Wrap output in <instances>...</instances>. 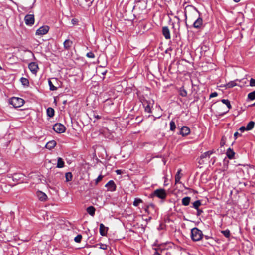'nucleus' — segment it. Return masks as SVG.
I'll return each mask as SVG.
<instances>
[{
  "instance_id": "nucleus-62",
  "label": "nucleus",
  "mask_w": 255,
  "mask_h": 255,
  "mask_svg": "<svg viewBox=\"0 0 255 255\" xmlns=\"http://www.w3.org/2000/svg\"><path fill=\"white\" fill-rule=\"evenodd\" d=\"M63 103L64 104H66V103H67V101L66 100L64 101Z\"/></svg>"
},
{
  "instance_id": "nucleus-17",
  "label": "nucleus",
  "mask_w": 255,
  "mask_h": 255,
  "mask_svg": "<svg viewBox=\"0 0 255 255\" xmlns=\"http://www.w3.org/2000/svg\"><path fill=\"white\" fill-rule=\"evenodd\" d=\"M235 154V153L234 151L231 148H229L227 150L226 155L229 159H233Z\"/></svg>"
},
{
  "instance_id": "nucleus-33",
  "label": "nucleus",
  "mask_w": 255,
  "mask_h": 255,
  "mask_svg": "<svg viewBox=\"0 0 255 255\" xmlns=\"http://www.w3.org/2000/svg\"><path fill=\"white\" fill-rule=\"evenodd\" d=\"M48 84L49 86L50 90L51 91H55L57 89V88L55 87L50 79L48 80Z\"/></svg>"
},
{
  "instance_id": "nucleus-48",
  "label": "nucleus",
  "mask_w": 255,
  "mask_h": 255,
  "mask_svg": "<svg viewBox=\"0 0 255 255\" xmlns=\"http://www.w3.org/2000/svg\"><path fill=\"white\" fill-rule=\"evenodd\" d=\"M241 134L239 133L238 132H236L234 134V137L236 140L238 136H241Z\"/></svg>"
},
{
  "instance_id": "nucleus-23",
  "label": "nucleus",
  "mask_w": 255,
  "mask_h": 255,
  "mask_svg": "<svg viewBox=\"0 0 255 255\" xmlns=\"http://www.w3.org/2000/svg\"><path fill=\"white\" fill-rule=\"evenodd\" d=\"M214 152L213 150H209L205 152L201 155L200 158L203 159L207 157H209L210 155H212Z\"/></svg>"
},
{
  "instance_id": "nucleus-6",
  "label": "nucleus",
  "mask_w": 255,
  "mask_h": 255,
  "mask_svg": "<svg viewBox=\"0 0 255 255\" xmlns=\"http://www.w3.org/2000/svg\"><path fill=\"white\" fill-rule=\"evenodd\" d=\"M195 10L199 14V15H200V12L198 10V9L194 7ZM203 25V19L202 18L199 16L197 19L194 22L192 25V27L196 29H200Z\"/></svg>"
},
{
  "instance_id": "nucleus-9",
  "label": "nucleus",
  "mask_w": 255,
  "mask_h": 255,
  "mask_svg": "<svg viewBox=\"0 0 255 255\" xmlns=\"http://www.w3.org/2000/svg\"><path fill=\"white\" fill-rule=\"evenodd\" d=\"M49 30V27L47 25H44L40 27L36 31V35H43L46 34Z\"/></svg>"
},
{
  "instance_id": "nucleus-44",
  "label": "nucleus",
  "mask_w": 255,
  "mask_h": 255,
  "mask_svg": "<svg viewBox=\"0 0 255 255\" xmlns=\"http://www.w3.org/2000/svg\"><path fill=\"white\" fill-rule=\"evenodd\" d=\"M225 137L224 136H223L220 142L221 146H223L225 144Z\"/></svg>"
},
{
  "instance_id": "nucleus-11",
  "label": "nucleus",
  "mask_w": 255,
  "mask_h": 255,
  "mask_svg": "<svg viewBox=\"0 0 255 255\" xmlns=\"http://www.w3.org/2000/svg\"><path fill=\"white\" fill-rule=\"evenodd\" d=\"M28 68L33 74H36L38 69V66L35 62H31L28 65Z\"/></svg>"
},
{
  "instance_id": "nucleus-10",
  "label": "nucleus",
  "mask_w": 255,
  "mask_h": 255,
  "mask_svg": "<svg viewBox=\"0 0 255 255\" xmlns=\"http://www.w3.org/2000/svg\"><path fill=\"white\" fill-rule=\"evenodd\" d=\"M105 187L107 188L108 191L114 192L116 190V185L113 180H110L106 185Z\"/></svg>"
},
{
  "instance_id": "nucleus-5",
  "label": "nucleus",
  "mask_w": 255,
  "mask_h": 255,
  "mask_svg": "<svg viewBox=\"0 0 255 255\" xmlns=\"http://www.w3.org/2000/svg\"><path fill=\"white\" fill-rule=\"evenodd\" d=\"M146 8V3L144 0L137 1L133 7L135 10H137L139 12H142L143 10H145Z\"/></svg>"
},
{
  "instance_id": "nucleus-31",
  "label": "nucleus",
  "mask_w": 255,
  "mask_h": 255,
  "mask_svg": "<svg viewBox=\"0 0 255 255\" xmlns=\"http://www.w3.org/2000/svg\"><path fill=\"white\" fill-rule=\"evenodd\" d=\"M201 203L200 200H196L193 203V206L192 207L195 208V209H198L199 207L201 206Z\"/></svg>"
},
{
  "instance_id": "nucleus-42",
  "label": "nucleus",
  "mask_w": 255,
  "mask_h": 255,
  "mask_svg": "<svg viewBox=\"0 0 255 255\" xmlns=\"http://www.w3.org/2000/svg\"><path fill=\"white\" fill-rule=\"evenodd\" d=\"M250 86L251 87L255 86V79L251 78L250 80Z\"/></svg>"
},
{
  "instance_id": "nucleus-45",
  "label": "nucleus",
  "mask_w": 255,
  "mask_h": 255,
  "mask_svg": "<svg viewBox=\"0 0 255 255\" xmlns=\"http://www.w3.org/2000/svg\"><path fill=\"white\" fill-rule=\"evenodd\" d=\"M148 206L152 212L155 210V206L153 204H150Z\"/></svg>"
},
{
  "instance_id": "nucleus-21",
  "label": "nucleus",
  "mask_w": 255,
  "mask_h": 255,
  "mask_svg": "<svg viewBox=\"0 0 255 255\" xmlns=\"http://www.w3.org/2000/svg\"><path fill=\"white\" fill-rule=\"evenodd\" d=\"M87 212L88 213L92 216H93L95 215V208L92 206H89L87 208Z\"/></svg>"
},
{
  "instance_id": "nucleus-25",
  "label": "nucleus",
  "mask_w": 255,
  "mask_h": 255,
  "mask_svg": "<svg viewBox=\"0 0 255 255\" xmlns=\"http://www.w3.org/2000/svg\"><path fill=\"white\" fill-rule=\"evenodd\" d=\"M56 142L54 140H52V141L48 142L47 143L46 147L47 148L51 149L52 148H54L56 146Z\"/></svg>"
},
{
  "instance_id": "nucleus-49",
  "label": "nucleus",
  "mask_w": 255,
  "mask_h": 255,
  "mask_svg": "<svg viewBox=\"0 0 255 255\" xmlns=\"http://www.w3.org/2000/svg\"><path fill=\"white\" fill-rule=\"evenodd\" d=\"M239 130H240L241 132H244L245 130H246V128L245 126H242L240 128Z\"/></svg>"
},
{
  "instance_id": "nucleus-37",
  "label": "nucleus",
  "mask_w": 255,
  "mask_h": 255,
  "mask_svg": "<svg viewBox=\"0 0 255 255\" xmlns=\"http://www.w3.org/2000/svg\"><path fill=\"white\" fill-rule=\"evenodd\" d=\"M98 245L100 246L99 248L101 249H103V250H107V249L108 246L106 244L100 243V244H96L95 245V247H97Z\"/></svg>"
},
{
  "instance_id": "nucleus-52",
  "label": "nucleus",
  "mask_w": 255,
  "mask_h": 255,
  "mask_svg": "<svg viewBox=\"0 0 255 255\" xmlns=\"http://www.w3.org/2000/svg\"><path fill=\"white\" fill-rule=\"evenodd\" d=\"M203 238H205V239H206V240H208L209 239L212 238V237H211L210 236H208V235H204Z\"/></svg>"
},
{
  "instance_id": "nucleus-55",
  "label": "nucleus",
  "mask_w": 255,
  "mask_h": 255,
  "mask_svg": "<svg viewBox=\"0 0 255 255\" xmlns=\"http://www.w3.org/2000/svg\"><path fill=\"white\" fill-rule=\"evenodd\" d=\"M175 18L177 19L178 23L180 22V18L178 16H175Z\"/></svg>"
},
{
  "instance_id": "nucleus-15",
  "label": "nucleus",
  "mask_w": 255,
  "mask_h": 255,
  "mask_svg": "<svg viewBox=\"0 0 255 255\" xmlns=\"http://www.w3.org/2000/svg\"><path fill=\"white\" fill-rule=\"evenodd\" d=\"M100 234L101 236H104L107 235L108 228L104 226L102 223L100 224Z\"/></svg>"
},
{
  "instance_id": "nucleus-47",
  "label": "nucleus",
  "mask_w": 255,
  "mask_h": 255,
  "mask_svg": "<svg viewBox=\"0 0 255 255\" xmlns=\"http://www.w3.org/2000/svg\"><path fill=\"white\" fill-rule=\"evenodd\" d=\"M218 95V93L216 92H214L213 93H212L210 95V98H213V97H215L216 96H217Z\"/></svg>"
},
{
  "instance_id": "nucleus-46",
  "label": "nucleus",
  "mask_w": 255,
  "mask_h": 255,
  "mask_svg": "<svg viewBox=\"0 0 255 255\" xmlns=\"http://www.w3.org/2000/svg\"><path fill=\"white\" fill-rule=\"evenodd\" d=\"M196 210H197L196 215L197 216H199L203 212V210L199 208H198V209H196Z\"/></svg>"
},
{
  "instance_id": "nucleus-22",
  "label": "nucleus",
  "mask_w": 255,
  "mask_h": 255,
  "mask_svg": "<svg viewBox=\"0 0 255 255\" xmlns=\"http://www.w3.org/2000/svg\"><path fill=\"white\" fill-rule=\"evenodd\" d=\"M47 115L49 117H53L54 115V110L51 107H49L46 110Z\"/></svg>"
},
{
  "instance_id": "nucleus-2",
  "label": "nucleus",
  "mask_w": 255,
  "mask_h": 255,
  "mask_svg": "<svg viewBox=\"0 0 255 255\" xmlns=\"http://www.w3.org/2000/svg\"><path fill=\"white\" fill-rule=\"evenodd\" d=\"M167 193L166 190L163 188L156 189L151 194V196L152 197H157V198L160 199L162 202H163L165 200V199L167 197Z\"/></svg>"
},
{
  "instance_id": "nucleus-7",
  "label": "nucleus",
  "mask_w": 255,
  "mask_h": 255,
  "mask_svg": "<svg viewBox=\"0 0 255 255\" xmlns=\"http://www.w3.org/2000/svg\"><path fill=\"white\" fill-rule=\"evenodd\" d=\"M53 129L57 133H64L66 130L65 127L61 123H56L53 126Z\"/></svg>"
},
{
  "instance_id": "nucleus-35",
  "label": "nucleus",
  "mask_w": 255,
  "mask_h": 255,
  "mask_svg": "<svg viewBox=\"0 0 255 255\" xmlns=\"http://www.w3.org/2000/svg\"><path fill=\"white\" fill-rule=\"evenodd\" d=\"M225 237L229 238L230 236V232L229 230L227 229L226 230H223L221 232Z\"/></svg>"
},
{
  "instance_id": "nucleus-14",
  "label": "nucleus",
  "mask_w": 255,
  "mask_h": 255,
  "mask_svg": "<svg viewBox=\"0 0 255 255\" xmlns=\"http://www.w3.org/2000/svg\"><path fill=\"white\" fill-rule=\"evenodd\" d=\"M162 34L166 39H170V33L168 27L165 26L162 28Z\"/></svg>"
},
{
  "instance_id": "nucleus-24",
  "label": "nucleus",
  "mask_w": 255,
  "mask_h": 255,
  "mask_svg": "<svg viewBox=\"0 0 255 255\" xmlns=\"http://www.w3.org/2000/svg\"><path fill=\"white\" fill-rule=\"evenodd\" d=\"M255 125V122L253 121H250L247 124V125L246 126V130L249 131L252 129L254 127Z\"/></svg>"
},
{
  "instance_id": "nucleus-36",
  "label": "nucleus",
  "mask_w": 255,
  "mask_h": 255,
  "mask_svg": "<svg viewBox=\"0 0 255 255\" xmlns=\"http://www.w3.org/2000/svg\"><path fill=\"white\" fill-rule=\"evenodd\" d=\"M82 238V235L80 234H79L75 237L74 241L76 243H80L81 241Z\"/></svg>"
},
{
  "instance_id": "nucleus-4",
  "label": "nucleus",
  "mask_w": 255,
  "mask_h": 255,
  "mask_svg": "<svg viewBox=\"0 0 255 255\" xmlns=\"http://www.w3.org/2000/svg\"><path fill=\"white\" fill-rule=\"evenodd\" d=\"M24 100L18 97H12L9 101V103L14 108H19L21 107L24 104Z\"/></svg>"
},
{
  "instance_id": "nucleus-28",
  "label": "nucleus",
  "mask_w": 255,
  "mask_h": 255,
  "mask_svg": "<svg viewBox=\"0 0 255 255\" xmlns=\"http://www.w3.org/2000/svg\"><path fill=\"white\" fill-rule=\"evenodd\" d=\"M66 181L69 182L72 180L73 175L71 172H67L65 174Z\"/></svg>"
},
{
  "instance_id": "nucleus-18",
  "label": "nucleus",
  "mask_w": 255,
  "mask_h": 255,
  "mask_svg": "<svg viewBox=\"0 0 255 255\" xmlns=\"http://www.w3.org/2000/svg\"><path fill=\"white\" fill-rule=\"evenodd\" d=\"M190 201H191V197H188V196L184 197L182 199V204L185 206H188L189 205Z\"/></svg>"
},
{
  "instance_id": "nucleus-53",
  "label": "nucleus",
  "mask_w": 255,
  "mask_h": 255,
  "mask_svg": "<svg viewBox=\"0 0 255 255\" xmlns=\"http://www.w3.org/2000/svg\"><path fill=\"white\" fill-rule=\"evenodd\" d=\"M184 13H185V21H186V22H185L186 26V27H188V24H187V22H186V20H187V14H186V11H185V12H184Z\"/></svg>"
},
{
  "instance_id": "nucleus-1",
  "label": "nucleus",
  "mask_w": 255,
  "mask_h": 255,
  "mask_svg": "<svg viewBox=\"0 0 255 255\" xmlns=\"http://www.w3.org/2000/svg\"><path fill=\"white\" fill-rule=\"evenodd\" d=\"M204 236L202 231L196 227L191 230V238L194 242L200 241Z\"/></svg>"
},
{
  "instance_id": "nucleus-58",
  "label": "nucleus",
  "mask_w": 255,
  "mask_h": 255,
  "mask_svg": "<svg viewBox=\"0 0 255 255\" xmlns=\"http://www.w3.org/2000/svg\"><path fill=\"white\" fill-rule=\"evenodd\" d=\"M227 112H228V111H227V112H224V113H222V114H220V116H223L225 114H226V113H227Z\"/></svg>"
},
{
  "instance_id": "nucleus-30",
  "label": "nucleus",
  "mask_w": 255,
  "mask_h": 255,
  "mask_svg": "<svg viewBox=\"0 0 255 255\" xmlns=\"http://www.w3.org/2000/svg\"><path fill=\"white\" fill-rule=\"evenodd\" d=\"M142 202H143V201L141 199L138 198H135L133 202V205L135 207H137L140 203H141Z\"/></svg>"
},
{
  "instance_id": "nucleus-54",
  "label": "nucleus",
  "mask_w": 255,
  "mask_h": 255,
  "mask_svg": "<svg viewBox=\"0 0 255 255\" xmlns=\"http://www.w3.org/2000/svg\"><path fill=\"white\" fill-rule=\"evenodd\" d=\"M94 117L97 119H100L101 118V116L98 115L94 114Z\"/></svg>"
},
{
  "instance_id": "nucleus-63",
  "label": "nucleus",
  "mask_w": 255,
  "mask_h": 255,
  "mask_svg": "<svg viewBox=\"0 0 255 255\" xmlns=\"http://www.w3.org/2000/svg\"><path fill=\"white\" fill-rule=\"evenodd\" d=\"M154 246H156V245H157V244H156V243H154Z\"/></svg>"
},
{
  "instance_id": "nucleus-43",
  "label": "nucleus",
  "mask_w": 255,
  "mask_h": 255,
  "mask_svg": "<svg viewBox=\"0 0 255 255\" xmlns=\"http://www.w3.org/2000/svg\"><path fill=\"white\" fill-rule=\"evenodd\" d=\"M145 211L148 214L152 213V211H151L150 208H149L148 205H147L146 206V207L145 208Z\"/></svg>"
},
{
  "instance_id": "nucleus-50",
  "label": "nucleus",
  "mask_w": 255,
  "mask_h": 255,
  "mask_svg": "<svg viewBox=\"0 0 255 255\" xmlns=\"http://www.w3.org/2000/svg\"><path fill=\"white\" fill-rule=\"evenodd\" d=\"M71 22H72V23L73 24V25H75L77 23L78 20H77V19L74 18V19H72Z\"/></svg>"
},
{
  "instance_id": "nucleus-12",
  "label": "nucleus",
  "mask_w": 255,
  "mask_h": 255,
  "mask_svg": "<svg viewBox=\"0 0 255 255\" xmlns=\"http://www.w3.org/2000/svg\"><path fill=\"white\" fill-rule=\"evenodd\" d=\"M190 129L189 127L187 126H183L181 129L179 134L182 135V136H185L189 134Z\"/></svg>"
},
{
  "instance_id": "nucleus-56",
  "label": "nucleus",
  "mask_w": 255,
  "mask_h": 255,
  "mask_svg": "<svg viewBox=\"0 0 255 255\" xmlns=\"http://www.w3.org/2000/svg\"><path fill=\"white\" fill-rule=\"evenodd\" d=\"M253 106H255V102L253 104L248 106V107H253Z\"/></svg>"
},
{
  "instance_id": "nucleus-38",
  "label": "nucleus",
  "mask_w": 255,
  "mask_h": 255,
  "mask_svg": "<svg viewBox=\"0 0 255 255\" xmlns=\"http://www.w3.org/2000/svg\"><path fill=\"white\" fill-rule=\"evenodd\" d=\"M164 245L162 244H160L158 245V247L156 248V249L159 251L160 253H162V252L164 251L165 248H164Z\"/></svg>"
},
{
  "instance_id": "nucleus-29",
  "label": "nucleus",
  "mask_w": 255,
  "mask_h": 255,
  "mask_svg": "<svg viewBox=\"0 0 255 255\" xmlns=\"http://www.w3.org/2000/svg\"><path fill=\"white\" fill-rule=\"evenodd\" d=\"M237 84L235 83V81H232L229 82V83H227L225 85L226 88H231L233 87L236 86Z\"/></svg>"
},
{
  "instance_id": "nucleus-57",
  "label": "nucleus",
  "mask_w": 255,
  "mask_h": 255,
  "mask_svg": "<svg viewBox=\"0 0 255 255\" xmlns=\"http://www.w3.org/2000/svg\"><path fill=\"white\" fill-rule=\"evenodd\" d=\"M52 80L55 81H57V79L56 78H52Z\"/></svg>"
},
{
  "instance_id": "nucleus-61",
  "label": "nucleus",
  "mask_w": 255,
  "mask_h": 255,
  "mask_svg": "<svg viewBox=\"0 0 255 255\" xmlns=\"http://www.w3.org/2000/svg\"><path fill=\"white\" fill-rule=\"evenodd\" d=\"M116 172H117V173L118 174H119V173H120V170H117L116 171Z\"/></svg>"
},
{
  "instance_id": "nucleus-60",
  "label": "nucleus",
  "mask_w": 255,
  "mask_h": 255,
  "mask_svg": "<svg viewBox=\"0 0 255 255\" xmlns=\"http://www.w3.org/2000/svg\"><path fill=\"white\" fill-rule=\"evenodd\" d=\"M235 2H239L240 0H233Z\"/></svg>"
},
{
  "instance_id": "nucleus-8",
  "label": "nucleus",
  "mask_w": 255,
  "mask_h": 255,
  "mask_svg": "<svg viewBox=\"0 0 255 255\" xmlns=\"http://www.w3.org/2000/svg\"><path fill=\"white\" fill-rule=\"evenodd\" d=\"M25 24L28 26H32L34 23V16L33 14H27L24 17Z\"/></svg>"
},
{
  "instance_id": "nucleus-41",
  "label": "nucleus",
  "mask_w": 255,
  "mask_h": 255,
  "mask_svg": "<svg viewBox=\"0 0 255 255\" xmlns=\"http://www.w3.org/2000/svg\"><path fill=\"white\" fill-rule=\"evenodd\" d=\"M86 56L88 58H93L95 57V55L92 52H88L86 54Z\"/></svg>"
},
{
  "instance_id": "nucleus-20",
  "label": "nucleus",
  "mask_w": 255,
  "mask_h": 255,
  "mask_svg": "<svg viewBox=\"0 0 255 255\" xmlns=\"http://www.w3.org/2000/svg\"><path fill=\"white\" fill-rule=\"evenodd\" d=\"M64 162L63 160V159L61 157H58L57 159V168H63L64 166Z\"/></svg>"
},
{
  "instance_id": "nucleus-32",
  "label": "nucleus",
  "mask_w": 255,
  "mask_h": 255,
  "mask_svg": "<svg viewBox=\"0 0 255 255\" xmlns=\"http://www.w3.org/2000/svg\"><path fill=\"white\" fill-rule=\"evenodd\" d=\"M221 102L223 104H225L229 109H231L232 106H231V105L230 104V101L229 100H228V99H222L221 100Z\"/></svg>"
},
{
  "instance_id": "nucleus-27",
  "label": "nucleus",
  "mask_w": 255,
  "mask_h": 255,
  "mask_svg": "<svg viewBox=\"0 0 255 255\" xmlns=\"http://www.w3.org/2000/svg\"><path fill=\"white\" fill-rule=\"evenodd\" d=\"M179 94L182 97H186L187 95V91L184 89L183 87H182L179 89Z\"/></svg>"
},
{
  "instance_id": "nucleus-59",
  "label": "nucleus",
  "mask_w": 255,
  "mask_h": 255,
  "mask_svg": "<svg viewBox=\"0 0 255 255\" xmlns=\"http://www.w3.org/2000/svg\"><path fill=\"white\" fill-rule=\"evenodd\" d=\"M166 254L167 255H171V253H170V252H167V253H166Z\"/></svg>"
},
{
  "instance_id": "nucleus-34",
  "label": "nucleus",
  "mask_w": 255,
  "mask_h": 255,
  "mask_svg": "<svg viewBox=\"0 0 255 255\" xmlns=\"http://www.w3.org/2000/svg\"><path fill=\"white\" fill-rule=\"evenodd\" d=\"M175 123L173 120H172L170 122V129L171 131H174L176 129Z\"/></svg>"
},
{
  "instance_id": "nucleus-39",
  "label": "nucleus",
  "mask_w": 255,
  "mask_h": 255,
  "mask_svg": "<svg viewBox=\"0 0 255 255\" xmlns=\"http://www.w3.org/2000/svg\"><path fill=\"white\" fill-rule=\"evenodd\" d=\"M180 171H181V170H178V172H177V173L175 175V183H176L178 182L179 181L180 179V177L179 175V174L180 173Z\"/></svg>"
},
{
  "instance_id": "nucleus-51",
  "label": "nucleus",
  "mask_w": 255,
  "mask_h": 255,
  "mask_svg": "<svg viewBox=\"0 0 255 255\" xmlns=\"http://www.w3.org/2000/svg\"><path fill=\"white\" fill-rule=\"evenodd\" d=\"M154 250H155V252L154 253L153 255H161L160 252L158 251L156 248H155Z\"/></svg>"
},
{
  "instance_id": "nucleus-3",
  "label": "nucleus",
  "mask_w": 255,
  "mask_h": 255,
  "mask_svg": "<svg viewBox=\"0 0 255 255\" xmlns=\"http://www.w3.org/2000/svg\"><path fill=\"white\" fill-rule=\"evenodd\" d=\"M140 101L144 108L145 111L148 113H151L152 112L151 107L153 104L154 101L147 100L144 97L141 98Z\"/></svg>"
},
{
  "instance_id": "nucleus-26",
  "label": "nucleus",
  "mask_w": 255,
  "mask_h": 255,
  "mask_svg": "<svg viewBox=\"0 0 255 255\" xmlns=\"http://www.w3.org/2000/svg\"><path fill=\"white\" fill-rule=\"evenodd\" d=\"M20 81L23 85L26 86H29V80L27 78L22 77L20 79Z\"/></svg>"
},
{
  "instance_id": "nucleus-16",
  "label": "nucleus",
  "mask_w": 255,
  "mask_h": 255,
  "mask_svg": "<svg viewBox=\"0 0 255 255\" xmlns=\"http://www.w3.org/2000/svg\"><path fill=\"white\" fill-rule=\"evenodd\" d=\"M73 45V41L70 39H66L63 42V46L65 50H69Z\"/></svg>"
},
{
  "instance_id": "nucleus-40",
  "label": "nucleus",
  "mask_w": 255,
  "mask_h": 255,
  "mask_svg": "<svg viewBox=\"0 0 255 255\" xmlns=\"http://www.w3.org/2000/svg\"><path fill=\"white\" fill-rule=\"evenodd\" d=\"M103 178V176L102 175H100L97 179L95 180V184L97 185L99 182L102 180Z\"/></svg>"
},
{
  "instance_id": "nucleus-13",
  "label": "nucleus",
  "mask_w": 255,
  "mask_h": 255,
  "mask_svg": "<svg viewBox=\"0 0 255 255\" xmlns=\"http://www.w3.org/2000/svg\"><path fill=\"white\" fill-rule=\"evenodd\" d=\"M36 196L38 199L41 201H45L47 199L46 194L41 191H38L36 192Z\"/></svg>"
},
{
  "instance_id": "nucleus-19",
  "label": "nucleus",
  "mask_w": 255,
  "mask_h": 255,
  "mask_svg": "<svg viewBox=\"0 0 255 255\" xmlns=\"http://www.w3.org/2000/svg\"><path fill=\"white\" fill-rule=\"evenodd\" d=\"M255 99V91L249 93L248 94L246 101L249 102L250 100H254Z\"/></svg>"
}]
</instances>
